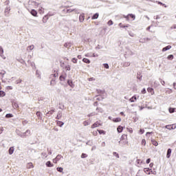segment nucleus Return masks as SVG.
I'll return each mask as SVG.
<instances>
[{
    "label": "nucleus",
    "instance_id": "obj_1",
    "mask_svg": "<svg viewBox=\"0 0 176 176\" xmlns=\"http://www.w3.org/2000/svg\"><path fill=\"white\" fill-rule=\"evenodd\" d=\"M39 3H38L36 1H29V6H30V8H38Z\"/></svg>",
    "mask_w": 176,
    "mask_h": 176
},
{
    "label": "nucleus",
    "instance_id": "obj_2",
    "mask_svg": "<svg viewBox=\"0 0 176 176\" xmlns=\"http://www.w3.org/2000/svg\"><path fill=\"white\" fill-rule=\"evenodd\" d=\"M27 134H29V135H30V134H31V131L27 130L25 132L22 133L21 135V138H25L26 137H28V135H27Z\"/></svg>",
    "mask_w": 176,
    "mask_h": 176
},
{
    "label": "nucleus",
    "instance_id": "obj_3",
    "mask_svg": "<svg viewBox=\"0 0 176 176\" xmlns=\"http://www.w3.org/2000/svg\"><path fill=\"white\" fill-rule=\"evenodd\" d=\"M61 157H63L61 155H58L53 160V163H57V162H58L61 159Z\"/></svg>",
    "mask_w": 176,
    "mask_h": 176
},
{
    "label": "nucleus",
    "instance_id": "obj_4",
    "mask_svg": "<svg viewBox=\"0 0 176 176\" xmlns=\"http://www.w3.org/2000/svg\"><path fill=\"white\" fill-rule=\"evenodd\" d=\"M80 23H83L85 21V14H81L79 16Z\"/></svg>",
    "mask_w": 176,
    "mask_h": 176
},
{
    "label": "nucleus",
    "instance_id": "obj_5",
    "mask_svg": "<svg viewBox=\"0 0 176 176\" xmlns=\"http://www.w3.org/2000/svg\"><path fill=\"white\" fill-rule=\"evenodd\" d=\"M34 48H35V46L34 45H31L28 46L26 50L27 52H30L31 50H34Z\"/></svg>",
    "mask_w": 176,
    "mask_h": 176
},
{
    "label": "nucleus",
    "instance_id": "obj_6",
    "mask_svg": "<svg viewBox=\"0 0 176 176\" xmlns=\"http://www.w3.org/2000/svg\"><path fill=\"white\" fill-rule=\"evenodd\" d=\"M165 128L168 130H175L176 126L174 127L173 125H166Z\"/></svg>",
    "mask_w": 176,
    "mask_h": 176
},
{
    "label": "nucleus",
    "instance_id": "obj_7",
    "mask_svg": "<svg viewBox=\"0 0 176 176\" xmlns=\"http://www.w3.org/2000/svg\"><path fill=\"white\" fill-rule=\"evenodd\" d=\"M99 126H101V124H100L98 122H96L92 124L91 129H96V127H98Z\"/></svg>",
    "mask_w": 176,
    "mask_h": 176
},
{
    "label": "nucleus",
    "instance_id": "obj_8",
    "mask_svg": "<svg viewBox=\"0 0 176 176\" xmlns=\"http://www.w3.org/2000/svg\"><path fill=\"white\" fill-rule=\"evenodd\" d=\"M147 91L148 93H151V96H153V94H155V91L153 90V88L148 87L147 89Z\"/></svg>",
    "mask_w": 176,
    "mask_h": 176
},
{
    "label": "nucleus",
    "instance_id": "obj_9",
    "mask_svg": "<svg viewBox=\"0 0 176 176\" xmlns=\"http://www.w3.org/2000/svg\"><path fill=\"white\" fill-rule=\"evenodd\" d=\"M63 116V113L61 111H58V114L56 116V119H58V120H60V119H61Z\"/></svg>",
    "mask_w": 176,
    "mask_h": 176
},
{
    "label": "nucleus",
    "instance_id": "obj_10",
    "mask_svg": "<svg viewBox=\"0 0 176 176\" xmlns=\"http://www.w3.org/2000/svg\"><path fill=\"white\" fill-rule=\"evenodd\" d=\"M170 156H171V148H168L166 153L167 159H170Z\"/></svg>",
    "mask_w": 176,
    "mask_h": 176
},
{
    "label": "nucleus",
    "instance_id": "obj_11",
    "mask_svg": "<svg viewBox=\"0 0 176 176\" xmlns=\"http://www.w3.org/2000/svg\"><path fill=\"white\" fill-rule=\"evenodd\" d=\"M13 152H14V147L12 146L8 150L9 155H13Z\"/></svg>",
    "mask_w": 176,
    "mask_h": 176
},
{
    "label": "nucleus",
    "instance_id": "obj_12",
    "mask_svg": "<svg viewBox=\"0 0 176 176\" xmlns=\"http://www.w3.org/2000/svg\"><path fill=\"white\" fill-rule=\"evenodd\" d=\"M27 168H34V164H32V162H29L26 165Z\"/></svg>",
    "mask_w": 176,
    "mask_h": 176
},
{
    "label": "nucleus",
    "instance_id": "obj_13",
    "mask_svg": "<svg viewBox=\"0 0 176 176\" xmlns=\"http://www.w3.org/2000/svg\"><path fill=\"white\" fill-rule=\"evenodd\" d=\"M57 126H59V127H63L64 126V122L62 121H56Z\"/></svg>",
    "mask_w": 176,
    "mask_h": 176
},
{
    "label": "nucleus",
    "instance_id": "obj_14",
    "mask_svg": "<svg viewBox=\"0 0 176 176\" xmlns=\"http://www.w3.org/2000/svg\"><path fill=\"white\" fill-rule=\"evenodd\" d=\"M9 12H10V8L7 7L5 10L6 16H9Z\"/></svg>",
    "mask_w": 176,
    "mask_h": 176
},
{
    "label": "nucleus",
    "instance_id": "obj_15",
    "mask_svg": "<svg viewBox=\"0 0 176 176\" xmlns=\"http://www.w3.org/2000/svg\"><path fill=\"white\" fill-rule=\"evenodd\" d=\"M119 144H122V145H127L129 142H127V140H120Z\"/></svg>",
    "mask_w": 176,
    "mask_h": 176
},
{
    "label": "nucleus",
    "instance_id": "obj_16",
    "mask_svg": "<svg viewBox=\"0 0 176 176\" xmlns=\"http://www.w3.org/2000/svg\"><path fill=\"white\" fill-rule=\"evenodd\" d=\"M31 14L33 15L34 17H36V14H38V12L35 10H32L30 12Z\"/></svg>",
    "mask_w": 176,
    "mask_h": 176
},
{
    "label": "nucleus",
    "instance_id": "obj_17",
    "mask_svg": "<svg viewBox=\"0 0 176 176\" xmlns=\"http://www.w3.org/2000/svg\"><path fill=\"white\" fill-rule=\"evenodd\" d=\"M171 49L170 45H168L162 49V52H167V50H170Z\"/></svg>",
    "mask_w": 176,
    "mask_h": 176
},
{
    "label": "nucleus",
    "instance_id": "obj_18",
    "mask_svg": "<svg viewBox=\"0 0 176 176\" xmlns=\"http://www.w3.org/2000/svg\"><path fill=\"white\" fill-rule=\"evenodd\" d=\"M129 101L131 102H135V101H137V96H133L132 98H131L129 99Z\"/></svg>",
    "mask_w": 176,
    "mask_h": 176
},
{
    "label": "nucleus",
    "instance_id": "obj_19",
    "mask_svg": "<svg viewBox=\"0 0 176 176\" xmlns=\"http://www.w3.org/2000/svg\"><path fill=\"white\" fill-rule=\"evenodd\" d=\"M45 165L47 166V167H53L54 166L50 161L47 162L45 163Z\"/></svg>",
    "mask_w": 176,
    "mask_h": 176
},
{
    "label": "nucleus",
    "instance_id": "obj_20",
    "mask_svg": "<svg viewBox=\"0 0 176 176\" xmlns=\"http://www.w3.org/2000/svg\"><path fill=\"white\" fill-rule=\"evenodd\" d=\"M113 122L118 123L119 122H122V119L120 118H114L113 119Z\"/></svg>",
    "mask_w": 176,
    "mask_h": 176
},
{
    "label": "nucleus",
    "instance_id": "obj_21",
    "mask_svg": "<svg viewBox=\"0 0 176 176\" xmlns=\"http://www.w3.org/2000/svg\"><path fill=\"white\" fill-rule=\"evenodd\" d=\"M98 13H96L95 14L93 15V16L91 17L92 20H96V19H98Z\"/></svg>",
    "mask_w": 176,
    "mask_h": 176
},
{
    "label": "nucleus",
    "instance_id": "obj_22",
    "mask_svg": "<svg viewBox=\"0 0 176 176\" xmlns=\"http://www.w3.org/2000/svg\"><path fill=\"white\" fill-rule=\"evenodd\" d=\"M151 142L154 146H157V145H159V143H157V142L155 140H151Z\"/></svg>",
    "mask_w": 176,
    "mask_h": 176
},
{
    "label": "nucleus",
    "instance_id": "obj_23",
    "mask_svg": "<svg viewBox=\"0 0 176 176\" xmlns=\"http://www.w3.org/2000/svg\"><path fill=\"white\" fill-rule=\"evenodd\" d=\"M83 63H85L86 64H90V60H89L88 58H84L82 59Z\"/></svg>",
    "mask_w": 176,
    "mask_h": 176
},
{
    "label": "nucleus",
    "instance_id": "obj_24",
    "mask_svg": "<svg viewBox=\"0 0 176 176\" xmlns=\"http://www.w3.org/2000/svg\"><path fill=\"white\" fill-rule=\"evenodd\" d=\"M117 131L118 133H122V131H123V126H119L117 129Z\"/></svg>",
    "mask_w": 176,
    "mask_h": 176
},
{
    "label": "nucleus",
    "instance_id": "obj_25",
    "mask_svg": "<svg viewBox=\"0 0 176 176\" xmlns=\"http://www.w3.org/2000/svg\"><path fill=\"white\" fill-rule=\"evenodd\" d=\"M96 111H98V112H99L100 113H102V112H104V110L101 107H97Z\"/></svg>",
    "mask_w": 176,
    "mask_h": 176
},
{
    "label": "nucleus",
    "instance_id": "obj_26",
    "mask_svg": "<svg viewBox=\"0 0 176 176\" xmlns=\"http://www.w3.org/2000/svg\"><path fill=\"white\" fill-rule=\"evenodd\" d=\"M170 113H174L175 112V108H169L168 109Z\"/></svg>",
    "mask_w": 176,
    "mask_h": 176
},
{
    "label": "nucleus",
    "instance_id": "obj_27",
    "mask_svg": "<svg viewBox=\"0 0 176 176\" xmlns=\"http://www.w3.org/2000/svg\"><path fill=\"white\" fill-rule=\"evenodd\" d=\"M13 108H14V109H17V108H19V104L14 102L12 104Z\"/></svg>",
    "mask_w": 176,
    "mask_h": 176
},
{
    "label": "nucleus",
    "instance_id": "obj_28",
    "mask_svg": "<svg viewBox=\"0 0 176 176\" xmlns=\"http://www.w3.org/2000/svg\"><path fill=\"white\" fill-rule=\"evenodd\" d=\"M97 131H98L99 134H103V135H105L106 132L104 130H98Z\"/></svg>",
    "mask_w": 176,
    "mask_h": 176
},
{
    "label": "nucleus",
    "instance_id": "obj_29",
    "mask_svg": "<svg viewBox=\"0 0 176 176\" xmlns=\"http://www.w3.org/2000/svg\"><path fill=\"white\" fill-rule=\"evenodd\" d=\"M6 96V94L3 91H0V97H5Z\"/></svg>",
    "mask_w": 176,
    "mask_h": 176
},
{
    "label": "nucleus",
    "instance_id": "obj_30",
    "mask_svg": "<svg viewBox=\"0 0 176 176\" xmlns=\"http://www.w3.org/2000/svg\"><path fill=\"white\" fill-rule=\"evenodd\" d=\"M5 74H6V72H5V71H1V72H0V78H3V76L5 75Z\"/></svg>",
    "mask_w": 176,
    "mask_h": 176
},
{
    "label": "nucleus",
    "instance_id": "obj_31",
    "mask_svg": "<svg viewBox=\"0 0 176 176\" xmlns=\"http://www.w3.org/2000/svg\"><path fill=\"white\" fill-rule=\"evenodd\" d=\"M3 48H2V47H0V56L1 57H3Z\"/></svg>",
    "mask_w": 176,
    "mask_h": 176
},
{
    "label": "nucleus",
    "instance_id": "obj_32",
    "mask_svg": "<svg viewBox=\"0 0 176 176\" xmlns=\"http://www.w3.org/2000/svg\"><path fill=\"white\" fill-rule=\"evenodd\" d=\"M149 170L150 169L148 168H146L144 169V173H146V174L150 175L151 173H149Z\"/></svg>",
    "mask_w": 176,
    "mask_h": 176
},
{
    "label": "nucleus",
    "instance_id": "obj_33",
    "mask_svg": "<svg viewBox=\"0 0 176 176\" xmlns=\"http://www.w3.org/2000/svg\"><path fill=\"white\" fill-rule=\"evenodd\" d=\"M65 69L66 71H71V66L69 65H67L65 67Z\"/></svg>",
    "mask_w": 176,
    "mask_h": 176
},
{
    "label": "nucleus",
    "instance_id": "obj_34",
    "mask_svg": "<svg viewBox=\"0 0 176 176\" xmlns=\"http://www.w3.org/2000/svg\"><path fill=\"white\" fill-rule=\"evenodd\" d=\"M16 133L17 134V135H19V137H21V134L23 133V132L20 131L19 130H16Z\"/></svg>",
    "mask_w": 176,
    "mask_h": 176
},
{
    "label": "nucleus",
    "instance_id": "obj_35",
    "mask_svg": "<svg viewBox=\"0 0 176 176\" xmlns=\"http://www.w3.org/2000/svg\"><path fill=\"white\" fill-rule=\"evenodd\" d=\"M64 46L65 47H67V48L71 47V43H65Z\"/></svg>",
    "mask_w": 176,
    "mask_h": 176
},
{
    "label": "nucleus",
    "instance_id": "obj_36",
    "mask_svg": "<svg viewBox=\"0 0 176 176\" xmlns=\"http://www.w3.org/2000/svg\"><path fill=\"white\" fill-rule=\"evenodd\" d=\"M56 170H57V171H58L59 173H63V168H62V167H58L57 168H56Z\"/></svg>",
    "mask_w": 176,
    "mask_h": 176
},
{
    "label": "nucleus",
    "instance_id": "obj_37",
    "mask_svg": "<svg viewBox=\"0 0 176 176\" xmlns=\"http://www.w3.org/2000/svg\"><path fill=\"white\" fill-rule=\"evenodd\" d=\"M54 112V110H52V111H48L46 113V116H47L48 115H53Z\"/></svg>",
    "mask_w": 176,
    "mask_h": 176
},
{
    "label": "nucleus",
    "instance_id": "obj_38",
    "mask_svg": "<svg viewBox=\"0 0 176 176\" xmlns=\"http://www.w3.org/2000/svg\"><path fill=\"white\" fill-rule=\"evenodd\" d=\"M41 156H43V159H46V157H47V154H46V153H42Z\"/></svg>",
    "mask_w": 176,
    "mask_h": 176
},
{
    "label": "nucleus",
    "instance_id": "obj_39",
    "mask_svg": "<svg viewBox=\"0 0 176 176\" xmlns=\"http://www.w3.org/2000/svg\"><path fill=\"white\" fill-rule=\"evenodd\" d=\"M119 27L121 28H127L129 25H122V23H119Z\"/></svg>",
    "mask_w": 176,
    "mask_h": 176
},
{
    "label": "nucleus",
    "instance_id": "obj_40",
    "mask_svg": "<svg viewBox=\"0 0 176 176\" xmlns=\"http://www.w3.org/2000/svg\"><path fill=\"white\" fill-rule=\"evenodd\" d=\"M67 83H68L69 86H70L71 87H74V86H72V81L68 80Z\"/></svg>",
    "mask_w": 176,
    "mask_h": 176
},
{
    "label": "nucleus",
    "instance_id": "obj_41",
    "mask_svg": "<svg viewBox=\"0 0 176 176\" xmlns=\"http://www.w3.org/2000/svg\"><path fill=\"white\" fill-rule=\"evenodd\" d=\"M108 25H113V21H112V20H109L107 22Z\"/></svg>",
    "mask_w": 176,
    "mask_h": 176
},
{
    "label": "nucleus",
    "instance_id": "obj_42",
    "mask_svg": "<svg viewBox=\"0 0 176 176\" xmlns=\"http://www.w3.org/2000/svg\"><path fill=\"white\" fill-rule=\"evenodd\" d=\"M129 17H131V19H133V20H135V15L133 14H129Z\"/></svg>",
    "mask_w": 176,
    "mask_h": 176
},
{
    "label": "nucleus",
    "instance_id": "obj_43",
    "mask_svg": "<svg viewBox=\"0 0 176 176\" xmlns=\"http://www.w3.org/2000/svg\"><path fill=\"white\" fill-rule=\"evenodd\" d=\"M113 156H116V157H118V159H119V154L116 152H113Z\"/></svg>",
    "mask_w": 176,
    "mask_h": 176
},
{
    "label": "nucleus",
    "instance_id": "obj_44",
    "mask_svg": "<svg viewBox=\"0 0 176 176\" xmlns=\"http://www.w3.org/2000/svg\"><path fill=\"white\" fill-rule=\"evenodd\" d=\"M72 61L74 63V64H76V63H78V59L75 58H73L72 59Z\"/></svg>",
    "mask_w": 176,
    "mask_h": 176
},
{
    "label": "nucleus",
    "instance_id": "obj_45",
    "mask_svg": "<svg viewBox=\"0 0 176 176\" xmlns=\"http://www.w3.org/2000/svg\"><path fill=\"white\" fill-rule=\"evenodd\" d=\"M85 157H87V154L82 153V154L81 155V158H82V159H85Z\"/></svg>",
    "mask_w": 176,
    "mask_h": 176
},
{
    "label": "nucleus",
    "instance_id": "obj_46",
    "mask_svg": "<svg viewBox=\"0 0 176 176\" xmlns=\"http://www.w3.org/2000/svg\"><path fill=\"white\" fill-rule=\"evenodd\" d=\"M65 78L66 76L62 75L60 76V80H65Z\"/></svg>",
    "mask_w": 176,
    "mask_h": 176
},
{
    "label": "nucleus",
    "instance_id": "obj_47",
    "mask_svg": "<svg viewBox=\"0 0 176 176\" xmlns=\"http://www.w3.org/2000/svg\"><path fill=\"white\" fill-rule=\"evenodd\" d=\"M88 80H89V82H94V80H96V78H88Z\"/></svg>",
    "mask_w": 176,
    "mask_h": 176
},
{
    "label": "nucleus",
    "instance_id": "obj_48",
    "mask_svg": "<svg viewBox=\"0 0 176 176\" xmlns=\"http://www.w3.org/2000/svg\"><path fill=\"white\" fill-rule=\"evenodd\" d=\"M142 145H144V146L146 145V141L145 140V139H143V140H142Z\"/></svg>",
    "mask_w": 176,
    "mask_h": 176
},
{
    "label": "nucleus",
    "instance_id": "obj_49",
    "mask_svg": "<svg viewBox=\"0 0 176 176\" xmlns=\"http://www.w3.org/2000/svg\"><path fill=\"white\" fill-rule=\"evenodd\" d=\"M173 58H174V56L173 55L168 56V60H173Z\"/></svg>",
    "mask_w": 176,
    "mask_h": 176
},
{
    "label": "nucleus",
    "instance_id": "obj_50",
    "mask_svg": "<svg viewBox=\"0 0 176 176\" xmlns=\"http://www.w3.org/2000/svg\"><path fill=\"white\" fill-rule=\"evenodd\" d=\"M6 118H13V115L10 113L6 114Z\"/></svg>",
    "mask_w": 176,
    "mask_h": 176
},
{
    "label": "nucleus",
    "instance_id": "obj_51",
    "mask_svg": "<svg viewBox=\"0 0 176 176\" xmlns=\"http://www.w3.org/2000/svg\"><path fill=\"white\" fill-rule=\"evenodd\" d=\"M74 12V9H67V13H72Z\"/></svg>",
    "mask_w": 176,
    "mask_h": 176
},
{
    "label": "nucleus",
    "instance_id": "obj_52",
    "mask_svg": "<svg viewBox=\"0 0 176 176\" xmlns=\"http://www.w3.org/2000/svg\"><path fill=\"white\" fill-rule=\"evenodd\" d=\"M104 68H106L107 69H108L109 68V65L107 63H104Z\"/></svg>",
    "mask_w": 176,
    "mask_h": 176
},
{
    "label": "nucleus",
    "instance_id": "obj_53",
    "mask_svg": "<svg viewBox=\"0 0 176 176\" xmlns=\"http://www.w3.org/2000/svg\"><path fill=\"white\" fill-rule=\"evenodd\" d=\"M98 113H91L90 114L88 115V116L90 118L91 116H94V115H98Z\"/></svg>",
    "mask_w": 176,
    "mask_h": 176
},
{
    "label": "nucleus",
    "instance_id": "obj_54",
    "mask_svg": "<svg viewBox=\"0 0 176 176\" xmlns=\"http://www.w3.org/2000/svg\"><path fill=\"white\" fill-rule=\"evenodd\" d=\"M73 10H74V12H75L77 14H79V9L75 8V9H74Z\"/></svg>",
    "mask_w": 176,
    "mask_h": 176
},
{
    "label": "nucleus",
    "instance_id": "obj_55",
    "mask_svg": "<svg viewBox=\"0 0 176 176\" xmlns=\"http://www.w3.org/2000/svg\"><path fill=\"white\" fill-rule=\"evenodd\" d=\"M142 94H146V89H145V88H144V89L142 90Z\"/></svg>",
    "mask_w": 176,
    "mask_h": 176
},
{
    "label": "nucleus",
    "instance_id": "obj_56",
    "mask_svg": "<svg viewBox=\"0 0 176 176\" xmlns=\"http://www.w3.org/2000/svg\"><path fill=\"white\" fill-rule=\"evenodd\" d=\"M129 16L130 15L128 14L127 16H124V17L126 19L127 21H129V20H130V19L129 18Z\"/></svg>",
    "mask_w": 176,
    "mask_h": 176
},
{
    "label": "nucleus",
    "instance_id": "obj_57",
    "mask_svg": "<svg viewBox=\"0 0 176 176\" xmlns=\"http://www.w3.org/2000/svg\"><path fill=\"white\" fill-rule=\"evenodd\" d=\"M146 163L147 164H149L151 163V160H150V158H148V159L146 160Z\"/></svg>",
    "mask_w": 176,
    "mask_h": 176
},
{
    "label": "nucleus",
    "instance_id": "obj_58",
    "mask_svg": "<svg viewBox=\"0 0 176 176\" xmlns=\"http://www.w3.org/2000/svg\"><path fill=\"white\" fill-rule=\"evenodd\" d=\"M7 89H8V90H13V87L12 86H8Z\"/></svg>",
    "mask_w": 176,
    "mask_h": 176
},
{
    "label": "nucleus",
    "instance_id": "obj_59",
    "mask_svg": "<svg viewBox=\"0 0 176 176\" xmlns=\"http://www.w3.org/2000/svg\"><path fill=\"white\" fill-rule=\"evenodd\" d=\"M160 80H161L162 85L164 86V84L166 83V82H164V80H162V79H160Z\"/></svg>",
    "mask_w": 176,
    "mask_h": 176
},
{
    "label": "nucleus",
    "instance_id": "obj_60",
    "mask_svg": "<svg viewBox=\"0 0 176 176\" xmlns=\"http://www.w3.org/2000/svg\"><path fill=\"white\" fill-rule=\"evenodd\" d=\"M16 85H19V83H21V80H17L16 81Z\"/></svg>",
    "mask_w": 176,
    "mask_h": 176
},
{
    "label": "nucleus",
    "instance_id": "obj_61",
    "mask_svg": "<svg viewBox=\"0 0 176 176\" xmlns=\"http://www.w3.org/2000/svg\"><path fill=\"white\" fill-rule=\"evenodd\" d=\"M18 61H19V63H21V64L25 63L24 60H23V59L18 60Z\"/></svg>",
    "mask_w": 176,
    "mask_h": 176
},
{
    "label": "nucleus",
    "instance_id": "obj_62",
    "mask_svg": "<svg viewBox=\"0 0 176 176\" xmlns=\"http://www.w3.org/2000/svg\"><path fill=\"white\" fill-rule=\"evenodd\" d=\"M31 67H35V63L34 62L30 63Z\"/></svg>",
    "mask_w": 176,
    "mask_h": 176
},
{
    "label": "nucleus",
    "instance_id": "obj_63",
    "mask_svg": "<svg viewBox=\"0 0 176 176\" xmlns=\"http://www.w3.org/2000/svg\"><path fill=\"white\" fill-rule=\"evenodd\" d=\"M92 134L93 135H95V136L97 135L98 134L97 131H94Z\"/></svg>",
    "mask_w": 176,
    "mask_h": 176
},
{
    "label": "nucleus",
    "instance_id": "obj_64",
    "mask_svg": "<svg viewBox=\"0 0 176 176\" xmlns=\"http://www.w3.org/2000/svg\"><path fill=\"white\" fill-rule=\"evenodd\" d=\"M173 87H174V89H176V83L175 82L173 83Z\"/></svg>",
    "mask_w": 176,
    "mask_h": 176
}]
</instances>
